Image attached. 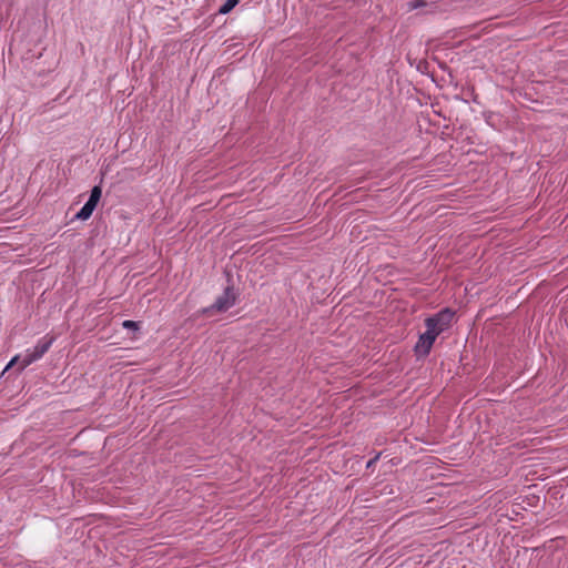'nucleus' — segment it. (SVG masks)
Returning a JSON list of instances; mask_svg holds the SVG:
<instances>
[{"instance_id":"f257e3e1","label":"nucleus","mask_w":568,"mask_h":568,"mask_svg":"<svg viewBox=\"0 0 568 568\" xmlns=\"http://www.w3.org/2000/svg\"><path fill=\"white\" fill-rule=\"evenodd\" d=\"M54 339V336L49 335L42 337L33 349H27L24 355H16L6 366V371L10 369L16 365L19 366V371L24 369L33 362L40 359L49 351Z\"/></svg>"},{"instance_id":"f03ea898","label":"nucleus","mask_w":568,"mask_h":568,"mask_svg":"<svg viewBox=\"0 0 568 568\" xmlns=\"http://www.w3.org/2000/svg\"><path fill=\"white\" fill-rule=\"evenodd\" d=\"M54 339V336L49 335L42 337L33 349H27L24 355H16L6 366V371L10 369L16 365L19 366V371L24 369L33 362L40 359L49 351Z\"/></svg>"},{"instance_id":"7ed1b4c3","label":"nucleus","mask_w":568,"mask_h":568,"mask_svg":"<svg viewBox=\"0 0 568 568\" xmlns=\"http://www.w3.org/2000/svg\"><path fill=\"white\" fill-rule=\"evenodd\" d=\"M54 339V336L49 335L42 337L33 349H27L24 355H16L6 366V371L10 369L16 365L19 366V371L24 369L33 362L40 359L49 351Z\"/></svg>"},{"instance_id":"20e7f679","label":"nucleus","mask_w":568,"mask_h":568,"mask_svg":"<svg viewBox=\"0 0 568 568\" xmlns=\"http://www.w3.org/2000/svg\"><path fill=\"white\" fill-rule=\"evenodd\" d=\"M54 339V336L49 335L42 337L33 349H27L24 355H16L6 366V371L10 369L16 365L19 366V371L24 369L33 362L40 359L49 351Z\"/></svg>"},{"instance_id":"39448f33","label":"nucleus","mask_w":568,"mask_h":568,"mask_svg":"<svg viewBox=\"0 0 568 568\" xmlns=\"http://www.w3.org/2000/svg\"><path fill=\"white\" fill-rule=\"evenodd\" d=\"M54 339V336L49 335L42 337L33 349H27L24 355H16L6 366V371L10 369L16 365L19 366V371L24 369L33 362L40 359L49 351Z\"/></svg>"},{"instance_id":"423d86ee","label":"nucleus","mask_w":568,"mask_h":568,"mask_svg":"<svg viewBox=\"0 0 568 568\" xmlns=\"http://www.w3.org/2000/svg\"><path fill=\"white\" fill-rule=\"evenodd\" d=\"M454 318V312L449 308H445L432 317L425 320V326L434 335L438 336L452 325Z\"/></svg>"},{"instance_id":"0eeeda50","label":"nucleus","mask_w":568,"mask_h":568,"mask_svg":"<svg viewBox=\"0 0 568 568\" xmlns=\"http://www.w3.org/2000/svg\"><path fill=\"white\" fill-rule=\"evenodd\" d=\"M101 195H102L101 187L98 185L94 186L91 190V194H90L88 202L77 213V219L83 220V221L88 220L92 215L94 209L97 207V205L101 199Z\"/></svg>"},{"instance_id":"6e6552de","label":"nucleus","mask_w":568,"mask_h":568,"mask_svg":"<svg viewBox=\"0 0 568 568\" xmlns=\"http://www.w3.org/2000/svg\"><path fill=\"white\" fill-rule=\"evenodd\" d=\"M437 336L434 335L430 331L426 328V332L423 333L416 345H415V352L418 356H426L429 354Z\"/></svg>"},{"instance_id":"1a4fd4ad","label":"nucleus","mask_w":568,"mask_h":568,"mask_svg":"<svg viewBox=\"0 0 568 568\" xmlns=\"http://www.w3.org/2000/svg\"><path fill=\"white\" fill-rule=\"evenodd\" d=\"M235 293L233 287H226L221 296H219L215 303L211 306L216 312H225L235 304Z\"/></svg>"},{"instance_id":"9d476101","label":"nucleus","mask_w":568,"mask_h":568,"mask_svg":"<svg viewBox=\"0 0 568 568\" xmlns=\"http://www.w3.org/2000/svg\"><path fill=\"white\" fill-rule=\"evenodd\" d=\"M240 2V0H226L225 3L220 8L219 12L221 14H226L231 12Z\"/></svg>"},{"instance_id":"9b49d317","label":"nucleus","mask_w":568,"mask_h":568,"mask_svg":"<svg viewBox=\"0 0 568 568\" xmlns=\"http://www.w3.org/2000/svg\"><path fill=\"white\" fill-rule=\"evenodd\" d=\"M122 326L124 328H129V329H136L138 328V323L134 322V321H130V320H126L122 323Z\"/></svg>"},{"instance_id":"f8f14e48","label":"nucleus","mask_w":568,"mask_h":568,"mask_svg":"<svg viewBox=\"0 0 568 568\" xmlns=\"http://www.w3.org/2000/svg\"><path fill=\"white\" fill-rule=\"evenodd\" d=\"M381 455H382V453H377V454L375 455V457H374V458H372V459H369V460L367 462L366 467H367V468L373 467V466L377 463V460L381 458Z\"/></svg>"}]
</instances>
